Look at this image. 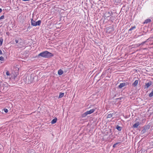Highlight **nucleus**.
<instances>
[{
    "instance_id": "obj_28",
    "label": "nucleus",
    "mask_w": 153,
    "mask_h": 153,
    "mask_svg": "<svg viewBox=\"0 0 153 153\" xmlns=\"http://www.w3.org/2000/svg\"><path fill=\"white\" fill-rule=\"evenodd\" d=\"M15 41L16 43H17L18 42V40H17V39H16L15 40Z\"/></svg>"
},
{
    "instance_id": "obj_25",
    "label": "nucleus",
    "mask_w": 153,
    "mask_h": 153,
    "mask_svg": "<svg viewBox=\"0 0 153 153\" xmlns=\"http://www.w3.org/2000/svg\"><path fill=\"white\" fill-rule=\"evenodd\" d=\"M6 74L7 76H9L10 75V73L9 71H7L6 72Z\"/></svg>"
},
{
    "instance_id": "obj_7",
    "label": "nucleus",
    "mask_w": 153,
    "mask_h": 153,
    "mask_svg": "<svg viewBox=\"0 0 153 153\" xmlns=\"http://www.w3.org/2000/svg\"><path fill=\"white\" fill-rule=\"evenodd\" d=\"M115 19V16H112V15L111 16V17H110L109 21H111V22H113L114 21Z\"/></svg>"
},
{
    "instance_id": "obj_20",
    "label": "nucleus",
    "mask_w": 153,
    "mask_h": 153,
    "mask_svg": "<svg viewBox=\"0 0 153 153\" xmlns=\"http://www.w3.org/2000/svg\"><path fill=\"white\" fill-rule=\"evenodd\" d=\"M3 41V40L2 38L0 39V46H1L2 45Z\"/></svg>"
},
{
    "instance_id": "obj_36",
    "label": "nucleus",
    "mask_w": 153,
    "mask_h": 153,
    "mask_svg": "<svg viewBox=\"0 0 153 153\" xmlns=\"http://www.w3.org/2000/svg\"><path fill=\"white\" fill-rule=\"evenodd\" d=\"M141 153H142V151L141 152Z\"/></svg>"
},
{
    "instance_id": "obj_29",
    "label": "nucleus",
    "mask_w": 153,
    "mask_h": 153,
    "mask_svg": "<svg viewBox=\"0 0 153 153\" xmlns=\"http://www.w3.org/2000/svg\"><path fill=\"white\" fill-rule=\"evenodd\" d=\"M2 53L0 49V54H2Z\"/></svg>"
},
{
    "instance_id": "obj_27",
    "label": "nucleus",
    "mask_w": 153,
    "mask_h": 153,
    "mask_svg": "<svg viewBox=\"0 0 153 153\" xmlns=\"http://www.w3.org/2000/svg\"><path fill=\"white\" fill-rule=\"evenodd\" d=\"M4 111L5 112V113H7L8 111V110L7 109H6V108H5L4 109Z\"/></svg>"
},
{
    "instance_id": "obj_6",
    "label": "nucleus",
    "mask_w": 153,
    "mask_h": 153,
    "mask_svg": "<svg viewBox=\"0 0 153 153\" xmlns=\"http://www.w3.org/2000/svg\"><path fill=\"white\" fill-rule=\"evenodd\" d=\"M95 111V109L93 108V109H91L89 111H87L86 112L88 115V114H91L94 111Z\"/></svg>"
},
{
    "instance_id": "obj_1",
    "label": "nucleus",
    "mask_w": 153,
    "mask_h": 153,
    "mask_svg": "<svg viewBox=\"0 0 153 153\" xmlns=\"http://www.w3.org/2000/svg\"><path fill=\"white\" fill-rule=\"evenodd\" d=\"M53 56V55L51 53L47 51H43L38 54L37 57L39 58L40 57L44 58H51Z\"/></svg>"
},
{
    "instance_id": "obj_26",
    "label": "nucleus",
    "mask_w": 153,
    "mask_h": 153,
    "mask_svg": "<svg viewBox=\"0 0 153 153\" xmlns=\"http://www.w3.org/2000/svg\"><path fill=\"white\" fill-rule=\"evenodd\" d=\"M4 18V15H2V16H1L0 17V20H1V19H3Z\"/></svg>"
},
{
    "instance_id": "obj_14",
    "label": "nucleus",
    "mask_w": 153,
    "mask_h": 153,
    "mask_svg": "<svg viewBox=\"0 0 153 153\" xmlns=\"http://www.w3.org/2000/svg\"><path fill=\"white\" fill-rule=\"evenodd\" d=\"M121 0H115V4H118L120 3Z\"/></svg>"
},
{
    "instance_id": "obj_34",
    "label": "nucleus",
    "mask_w": 153,
    "mask_h": 153,
    "mask_svg": "<svg viewBox=\"0 0 153 153\" xmlns=\"http://www.w3.org/2000/svg\"><path fill=\"white\" fill-rule=\"evenodd\" d=\"M104 75V74H102V75Z\"/></svg>"
},
{
    "instance_id": "obj_32",
    "label": "nucleus",
    "mask_w": 153,
    "mask_h": 153,
    "mask_svg": "<svg viewBox=\"0 0 153 153\" xmlns=\"http://www.w3.org/2000/svg\"><path fill=\"white\" fill-rule=\"evenodd\" d=\"M7 34L8 35V33H7Z\"/></svg>"
},
{
    "instance_id": "obj_18",
    "label": "nucleus",
    "mask_w": 153,
    "mask_h": 153,
    "mask_svg": "<svg viewBox=\"0 0 153 153\" xmlns=\"http://www.w3.org/2000/svg\"><path fill=\"white\" fill-rule=\"evenodd\" d=\"M28 153H35V151L33 149H31L30 150Z\"/></svg>"
},
{
    "instance_id": "obj_30",
    "label": "nucleus",
    "mask_w": 153,
    "mask_h": 153,
    "mask_svg": "<svg viewBox=\"0 0 153 153\" xmlns=\"http://www.w3.org/2000/svg\"><path fill=\"white\" fill-rule=\"evenodd\" d=\"M22 1H29L30 0H22Z\"/></svg>"
},
{
    "instance_id": "obj_22",
    "label": "nucleus",
    "mask_w": 153,
    "mask_h": 153,
    "mask_svg": "<svg viewBox=\"0 0 153 153\" xmlns=\"http://www.w3.org/2000/svg\"><path fill=\"white\" fill-rule=\"evenodd\" d=\"M112 114H108L107 116V118H111L112 117Z\"/></svg>"
},
{
    "instance_id": "obj_8",
    "label": "nucleus",
    "mask_w": 153,
    "mask_h": 153,
    "mask_svg": "<svg viewBox=\"0 0 153 153\" xmlns=\"http://www.w3.org/2000/svg\"><path fill=\"white\" fill-rule=\"evenodd\" d=\"M140 125V123L139 122H137L135 123L134 125H133V127L134 128H137Z\"/></svg>"
},
{
    "instance_id": "obj_2",
    "label": "nucleus",
    "mask_w": 153,
    "mask_h": 153,
    "mask_svg": "<svg viewBox=\"0 0 153 153\" xmlns=\"http://www.w3.org/2000/svg\"><path fill=\"white\" fill-rule=\"evenodd\" d=\"M41 22V21L40 20H38L37 22H36L35 21L33 20L32 19H31V25L34 26H39Z\"/></svg>"
},
{
    "instance_id": "obj_17",
    "label": "nucleus",
    "mask_w": 153,
    "mask_h": 153,
    "mask_svg": "<svg viewBox=\"0 0 153 153\" xmlns=\"http://www.w3.org/2000/svg\"><path fill=\"white\" fill-rule=\"evenodd\" d=\"M88 115L86 112L83 114L82 115V117H86Z\"/></svg>"
},
{
    "instance_id": "obj_23",
    "label": "nucleus",
    "mask_w": 153,
    "mask_h": 153,
    "mask_svg": "<svg viewBox=\"0 0 153 153\" xmlns=\"http://www.w3.org/2000/svg\"><path fill=\"white\" fill-rule=\"evenodd\" d=\"M0 60L1 61H4V59L3 56L0 57Z\"/></svg>"
},
{
    "instance_id": "obj_11",
    "label": "nucleus",
    "mask_w": 153,
    "mask_h": 153,
    "mask_svg": "<svg viewBox=\"0 0 153 153\" xmlns=\"http://www.w3.org/2000/svg\"><path fill=\"white\" fill-rule=\"evenodd\" d=\"M63 73V71L61 69H59L58 71V74L59 75H62Z\"/></svg>"
},
{
    "instance_id": "obj_5",
    "label": "nucleus",
    "mask_w": 153,
    "mask_h": 153,
    "mask_svg": "<svg viewBox=\"0 0 153 153\" xmlns=\"http://www.w3.org/2000/svg\"><path fill=\"white\" fill-rule=\"evenodd\" d=\"M127 85V83H120L118 86V88H121L122 87L126 86Z\"/></svg>"
},
{
    "instance_id": "obj_33",
    "label": "nucleus",
    "mask_w": 153,
    "mask_h": 153,
    "mask_svg": "<svg viewBox=\"0 0 153 153\" xmlns=\"http://www.w3.org/2000/svg\"><path fill=\"white\" fill-rule=\"evenodd\" d=\"M143 130L142 131V132L143 131Z\"/></svg>"
},
{
    "instance_id": "obj_12",
    "label": "nucleus",
    "mask_w": 153,
    "mask_h": 153,
    "mask_svg": "<svg viewBox=\"0 0 153 153\" xmlns=\"http://www.w3.org/2000/svg\"><path fill=\"white\" fill-rule=\"evenodd\" d=\"M57 120V119L56 117L51 121V123L52 124H54L56 122Z\"/></svg>"
},
{
    "instance_id": "obj_21",
    "label": "nucleus",
    "mask_w": 153,
    "mask_h": 153,
    "mask_svg": "<svg viewBox=\"0 0 153 153\" xmlns=\"http://www.w3.org/2000/svg\"><path fill=\"white\" fill-rule=\"evenodd\" d=\"M119 143H120V142H118V143H115V144H114L113 146V148H115L116 147V146L118 145V144H119Z\"/></svg>"
},
{
    "instance_id": "obj_13",
    "label": "nucleus",
    "mask_w": 153,
    "mask_h": 153,
    "mask_svg": "<svg viewBox=\"0 0 153 153\" xmlns=\"http://www.w3.org/2000/svg\"><path fill=\"white\" fill-rule=\"evenodd\" d=\"M116 128L119 131H120L122 129V127L117 125L116 127Z\"/></svg>"
},
{
    "instance_id": "obj_24",
    "label": "nucleus",
    "mask_w": 153,
    "mask_h": 153,
    "mask_svg": "<svg viewBox=\"0 0 153 153\" xmlns=\"http://www.w3.org/2000/svg\"><path fill=\"white\" fill-rule=\"evenodd\" d=\"M123 97H120V98H116V100H122V99H123Z\"/></svg>"
},
{
    "instance_id": "obj_35",
    "label": "nucleus",
    "mask_w": 153,
    "mask_h": 153,
    "mask_svg": "<svg viewBox=\"0 0 153 153\" xmlns=\"http://www.w3.org/2000/svg\"><path fill=\"white\" fill-rule=\"evenodd\" d=\"M104 75V74H102V75Z\"/></svg>"
},
{
    "instance_id": "obj_9",
    "label": "nucleus",
    "mask_w": 153,
    "mask_h": 153,
    "mask_svg": "<svg viewBox=\"0 0 153 153\" xmlns=\"http://www.w3.org/2000/svg\"><path fill=\"white\" fill-rule=\"evenodd\" d=\"M138 80H135L134 82L132 83V85L134 87H135L137 86V84L138 83Z\"/></svg>"
},
{
    "instance_id": "obj_15",
    "label": "nucleus",
    "mask_w": 153,
    "mask_h": 153,
    "mask_svg": "<svg viewBox=\"0 0 153 153\" xmlns=\"http://www.w3.org/2000/svg\"><path fill=\"white\" fill-rule=\"evenodd\" d=\"M64 95V93L61 92L59 94V98H62Z\"/></svg>"
},
{
    "instance_id": "obj_10",
    "label": "nucleus",
    "mask_w": 153,
    "mask_h": 153,
    "mask_svg": "<svg viewBox=\"0 0 153 153\" xmlns=\"http://www.w3.org/2000/svg\"><path fill=\"white\" fill-rule=\"evenodd\" d=\"M136 28V27L135 26L131 27V28L128 30V33H131V31L134 29Z\"/></svg>"
},
{
    "instance_id": "obj_19",
    "label": "nucleus",
    "mask_w": 153,
    "mask_h": 153,
    "mask_svg": "<svg viewBox=\"0 0 153 153\" xmlns=\"http://www.w3.org/2000/svg\"><path fill=\"white\" fill-rule=\"evenodd\" d=\"M153 96V90L149 94V96L151 97Z\"/></svg>"
},
{
    "instance_id": "obj_31",
    "label": "nucleus",
    "mask_w": 153,
    "mask_h": 153,
    "mask_svg": "<svg viewBox=\"0 0 153 153\" xmlns=\"http://www.w3.org/2000/svg\"><path fill=\"white\" fill-rule=\"evenodd\" d=\"M2 11V9L1 8H0V13H1Z\"/></svg>"
},
{
    "instance_id": "obj_3",
    "label": "nucleus",
    "mask_w": 153,
    "mask_h": 153,
    "mask_svg": "<svg viewBox=\"0 0 153 153\" xmlns=\"http://www.w3.org/2000/svg\"><path fill=\"white\" fill-rule=\"evenodd\" d=\"M113 15V13L111 11H109L108 12H106L105 14V16L106 17H109Z\"/></svg>"
},
{
    "instance_id": "obj_4",
    "label": "nucleus",
    "mask_w": 153,
    "mask_h": 153,
    "mask_svg": "<svg viewBox=\"0 0 153 153\" xmlns=\"http://www.w3.org/2000/svg\"><path fill=\"white\" fill-rule=\"evenodd\" d=\"M152 84V81H150L147 83H146L145 85V88H148Z\"/></svg>"
},
{
    "instance_id": "obj_16",
    "label": "nucleus",
    "mask_w": 153,
    "mask_h": 153,
    "mask_svg": "<svg viewBox=\"0 0 153 153\" xmlns=\"http://www.w3.org/2000/svg\"><path fill=\"white\" fill-rule=\"evenodd\" d=\"M151 22V20L150 19H147L146 20H145V21L144 22V23H148L150 22Z\"/></svg>"
}]
</instances>
